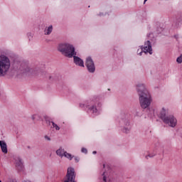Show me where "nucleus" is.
<instances>
[{
	"label": "nucleus",
	"mask_w": 182,
	"mask_h": 182,
	"mask_svg": "<svg viewBox=\"0 0 182 182\" xmlns=\"http://www.w3.org/2000/svg\"><path fill=\"white\" fill-rule=\"evenodd\" d=\"M181 21H182V17H180V18L179 19H177L176 20V23H175V27L176 28H178L179 26H180V25H181Z\"/></svg>",
	"instance_id": "nucleus-19"
},
{
	"label": "nucleus",
	"mask_w": 182,
	"mask_h": 182,
	"mask_svg": "<svg viewBox=\"0 0 182 182\" xmlns=\"http://www.w3.org/2000/svg\"><path fill=\"white\" fill-rule=\"evenodd\" d=\"M82 153H85V154H87V149L85 148H82L81 149Z\"/></svg>",
	"instance_id": "nucleus-23"
},
{
	"label": "nucleus",
	"mask_w": 182,
	"mask_h": 182,
	"mask_svg": "<svg viewBox=\"0 0 182 182\" xmlns=\"http://www.w3.org/2000/svg\"><path fill=\"white\" fill-rule=\"evenodd\" d=\"M44 139H46V140H48V141H50V137H49L48 135H46L44 136Z\"/></svg>",
	"instance_id": "nucleus-24"
},
{
	"label": "nucleus",
	"mask_w": 182,
	"mask_h": 182,
	"mask_svg": "<svg viewBox=\"0 0 182 182\" xmlns=\"http://www.w3.org/2000/svg\"><path fill=\"white\" fill-rule=\"evenodd\" d=\"M64 157H66V159H68V160H72L73 159V156H72V154L68 153L67 151H65L63 154Z\"/></svg>",
	"instance_id": "nucleus-17"
},
{
	"label": "nucleus",
	"mask_w": 182,
	"mask_h": 182,
	"mask_svg": "<svg viewBox=\"0 0 182 182\" xmlns=\"http://www.w3.org/2000/svg\"><path fill=\"white\" fill-rule=\"evenodd\" d=\"M141 50L144 52V53H149V55H153V48H151V43L150 41H147L144 43V46H141Z\"/></svg>",
	"instance_id": "nucleus-9"
},
{
	"label": "nucleus",
	"mask_w": 182,
	"mask_h": 182,
	"mask_svg": "<svg viewBox=\"0 0 182 182\" xmlns=\"http://www.w3.org/2000/svg\"><path fill=\"white\" fill-rule=\"evenodd\" d=\"M53 31V26L52 25L49 26L47 28L45 29V35H50Z\"/></svg>",
	"instance_id": "nucleus-15"
},
{
	"label": "nucleus",
	"mask_w": 182,
	"mask_h": 182,
	"mask_svg": "<svg viewBox=\"0 0 182 182\" xmlns=\"http://www.w3.org/2000/svg\"><path fill=\"white\" fill-rule=\"evenodd\" d=\"M0 182H2V181L0 180Z\"/></svg>",
	"instance_id": "nucleus-36"
},
{
	"label": "nucleus",
	"mask_w": 182,
	"mask_h": 182,
	"mask_svg": "<svg viewBox=\"0 0 182 182\" xmlns=\"http://www.w3.org/2000/svg\"><path fill=\"white\" fill-rule=\"evenodd\" d=\"M136 92L139 95V103L142 109H147L151 105V95L146 88L144 84H138L136 85Z\"/></svg>",
	"instance_id": "nucleus-2"
},
{
	"label": "nucleus",
	"mask_w": 182,
	"mask_h": 182,
	"mask_svg": "<svg viewBox=\"0 0 182 182\" xmlns=\"http://www.w3.org/2000/svg\"><path fill=\"white\" fill-rule=\"evenodd\" d=\"M160 119H162L165 124H168L169 127H176L177 126V119L174 115L168 114V111L164 108H162L160 112Z\"/></svg>",
	"instance_id": "nucleus-4"
},
{
	"label": "nucleus",
	"mask_w": 182,
	"mask_h": 182,
	"mask_svg": "<svg viewBox=\"0 0 182 182\" xmlns=\"http://www.w3.org/2000/svg\"><path fill=\"white\" fill-rule=\"evenodd\" d=\"M105 167H106V165L104 164H103V168H105Z\"/></svg>",
	"instance_id": "nucleus-33"
},
{
	"label": "nucleus",
	"mask_w": 182,
	"mask_h": 182,
	"mask_svg": "<svg viewBox=\"0 0 182 182\" xmlns=\"http://www.w3.org/2000/svg\"><path fill=\"white\" fill-rule=\"evenodd\" d=\"M31 119H32V120L39 121L42 118L39 116V114H33V115H32Z\"/></svg>",
	"instance_id": "nucleus-18"
},
{
	"label": "nucleus",
	"mask_w": 182,
	"mask_h": 182,
	"mask_svg": "<svg viewBox=\"0 0 182 182\" xmlns=\"http://www.w3.org/2000/svg\"><path fill=\"white\" fill-rule=\"evenodd\" d=\"M98 106L100 107V106H102V104L100 102H99Z\"/></svg>",
	"instance_id": "nucleus-31"
},
{
	"label": "nucleus",
	"mask_w": 182,
	"mask_h": 182,
	"mask_svg": "<svg viewBox=\"0 0 182 182\" xmlns=\"http://www.w3.org/2000/svg\"><path fill=\"white\" fill-rule=\"evenodd\" d=\"M80 107H85V105L84 104H80Z\"/></svg>",
	"instance_id": "nucleus-28"
},
{
	"label": "nucleus",
	"mask_w": 182,
	"mask_h": 182,
	"mask_svg": "<svg viewBox=\"0 0 182 182\" xmlns=\"http://www.w3.org/2000/svg\"><path fill=\"white\" fill-rule=\"evenodd\" d=\"M44 119H45V121L46 122L47 124L50 126V124L52 123L53 127H54V129H55V130H60V127H59V126H58V124H56L55 122H53V121H51L50 118L49 117L45 116Z\"/></svg>",
	"instance_id": "nucleus-12"
},
{
	"label": "nucleus",
	"mask_w": 182,
	"mask_h": 182,
	"mask_svg": "<svg viewBox=\"0 0 182 182\" xmlns=\"http://www.w3.org/2000/svg\"><path fill=\"white\" fill-rule=\"evenodd\" d=\"M97 154V151H94L93 152H92V154Z\"/></svg>",
	"instance_id": "nucleus-30"
},
{
	"label": "nucleus",
	"mask_w": 182,
	"mask_h": 182,
	"mask_svg": "<svg viewBox=\"0 0 182 182\" xmlns=\"http://www.w3.org/2000/svg\"><path fill=\"white\" fill-rule=\"evenodd\" d=\"M75 163H79V160H80V159H79V157L77 156H75Z\"/></svg>",
	"instance_id": "nucleus-25"
},
{
	"label": "nucleus",
	"mask_w": 182,
	"mask_h": 182,
	"mask_svg": "<svg viewBox=\"0 0 182 182\" xmlns=\"http://www.w3.org/2000/svg\"><path fill=\"white\" fill-rule=\"evenodd\" d=\"M28 149H31V146H28Z\"/></svg>",
	"instance_id": "nucleus-35"
},
{
	"label": "nucleus",
	"mask_w": 182,
	"mask_h": 182,
	"mask_svg": "<svg viewBox=\"0 0 182 182\" xmlns=\"http://www.w3.org/2000/svg\"><path fill=\"white\" fill-rule=\"evenodd\" d=\"M11 68V60L6 55L0 56V77H4L8 75Z\"/></svg>",
	"instance_id": "nucleus-5"
},
{
	"label": "nucleus",
	"mask_w": 182,
	"mask_h": 182,
	"mask_svg": "<svg viewBox=\"0 0 182 182\" xmlns=\"http://www.w3.org/2000/svg\"><path fill=\"white\" fill-rule=\"evenodd\" d=\"M0 146L2 153L6 154V153H8V146H6V142H5V141H0Z\"/></svg>",
	"instance_id": "nucleus-13"
},
{
	"label": "nucleus",
	"mask_w": 182,
	"mask_h": 182,
	"mask_svg": "<svg viewBox=\"0 0 182 182\" xmlns=\"http://www.w3.org/2000/svg\"><path fill=\"white\" fill-rule=\"evenodd\" d=\"M176 62L178 63H182V57L181 56L178 57L176 59Z\"/></svg>",
	"instance_id": "nucleus-22"
},
{
	"label": "nucleus",
	"mask_w": 182,
	"mask_h": 182,
	"mask_svg": "<svg viewBox=\"0 0 182 182\" xmlns=\"http://www.w3.org/2000/svg\"><path fill=\"white\" fill-rule=\"evenodd\" d=\"M102 15H103L102 13H100V14H99V16H102Z\"/></svg>",
	"instance_id": "nucleus-32"
},
{
	"label": "nucleus",
	"mask_w": 182,
	"mask_h": 182,
	"mask_svg": "<svg viewBox=\"0 0 182 182\" xmlns=\"http://www.w3.org/2000/svg\"><path fill=\"white\" fill-rule=\"evenodd\" d=\"M73 58L75 65H76L77 66H80V68H85V62H83L82 58L76 56V55H74Z\"/></svg>",
	"instance_id": "nucleus-11"
},
{
	"label": "nucleus",
	"mask_w": 182,
	"mask_h": 182,
	"mask_svg": "<svg viewBox=\"0 0 182 182\" xmlns=\"http://www.w3.org/2000/svg\"><path fill=\"white\" fill-rule=\"evenodd\" d=\"M180 136L182 138V129L180 131Z\"/></svg>",
	"instance_id": "nucleus-29"
},
{
	"label": "nucleus",
	"mask_w": 182,
	"mask_h": 182,
	"mask_svg": "<svg viewBox=\"0 0 182 182\" xmlns=\"http://www.w3.org/2000/svg\"><path fill=\"white\" fill-rule=\"evenodd\" d=\"M143 50H141V52L139 53V51L137 52L138 55H140V56H141L142 53H143Z\"/></svg>",
	"instance_id": "nucleus-27"
},
{
	"label": "nucleus",
	"mask_w": 182,
	"mask_h": 182,
	"mask_svg": "<svg viewBox=\"0 0 182 182\" xmlns=\"http://www.w3.org/2000/svg\"><path fill=\"white\" fill-rule=\"evenodd\" d=\"M85 66L89 72V73H95L96 70V67L95 66V62L92 57H87L85 60Z\"/></svg>",
	"instance_id": "nucleus-7"
},
{
	"label": "nucleus",
	"mask_w": 182,
	"mask_h": 182,
	"mask_svg": "<svg viewBox=\"0 0 182 182\" xmlns=\"http://www.w3.org/2000/svg\"><path fill=\"white\" fill-rule=\"evenodd\" d=\"M154 156H156V155L149 154L145 156V159H146V160H149V158L152 159V157H154Z\"/></svg>",
	"instance_id": "nucleus-20"
},
{
	"label": "nucleus",
	"mask_w": 182,
	"mask_h": 182,
	"mask_svg": "<svg viewBox=\"0 0 182 182\" xmlns=\"http://www.w3.org/2000/svg\"><path fill=\"white\" fill-rule=\"evenodd\" d=\"M147 2V0H144V4H146Z\"/></svg>",
	"instance_id": "nucleus-34"
},
{
	"label": "nucleus",
	"mask_w": 182,
	"mask_h": 182,
	"mask_svg": "<svg viewBox=\"0 0 182 182\" xmlns=\"http://www.w3.org/2000/svg\"><path fill=\"white\" fill-rule=\"evenodd\" d=\"M67 180L64 182H76L75 179L76 178V174H75V168L70 167L67 170L66 174Z\"/></svg>",
	"instance_id": "nucleus-8"
},
{
	"label": "nucleus",
	"mask_w": 182,
	"mask_h": 182,
	"mask_svg": "<svg viewBox=\"0 0 182 182\" xmlns=\"http://www.w3.org/2000/svg\"><path fill=\"white\" fill-rule=\"evenodd\" d=\"M14 69L18 75H26V76H42L49 80H58V75L55 73L49 74L46 71L41 70V68H31L28 63L24 62H14Z\"/></svg>",
	"instance_id": "nucleus-1"
},
{
	"label": "nucleus",
	"mask_w": 182,
	"mask_h": 182,
	"mask_svg": "<svg viewBox=\"0 0 182 182\" xmlns=\"http://www.w3.org/2000/svg\"><path fill=\"white\" fill-rule=\"evenodd\" d=\"M58 50L65 58H72L74 55H77L75 46L69 43H60L58 47Z\"/></svg>",
	"instance_id": "nucleus-3"
},
{
	"label": "nucleus",
	"mask_w": 182,
	"mask_h": 182,
	"mask_svg": "<svg viewBox=\"0 0 182 182\" xmlns=\"http://www.w3.org/2000/svg\"><path fill=\"white\" fill-rule=\"evenodd\" d=\"M23 166V161L22 160V158L18 157L16 160V168L18 170V171H23L24 168Z\"/></svg>",
	"instance_id": "nucleus-10"
},
{
	"label": "nucleus",
	"mask_w": 182,
	"mask_h": 182,
	"mask_svg": "<svg viewBox=\"0 0 182 182\" xmlns=\"http://www.w3.org/2000/svg\"><path fill=\"white\" fill-rule=\"evenodd\" d=\"M88 109L89 110H90V112H92L93 114H99V110L97 109V107H96V105H92L91 107H88Z\"/></svg>",
	"instance_id": "nucleus-14"
},
{
	"label": "nucleus",
	"mask_w": 182,
	"mask_h": 182,
	"mask_svg": "<svg viewBox=\"0 0 182 182\" xmlns=\"http://www.w3.org/2000/svg\"><path fill=\"white\" fill-rule=\"evenodd\" d=\"M102 176H103V181L107 182V181H106V176H105V172L102 173Z\"/></svg>",
	"instance_id": "nucleus-26"
},
{
	"label": "nucleus",
	"mask_w": 182,
	"mask_h": 182,
	"mask_svg": "<svg viewBox=\"0 0 182 182\" xmlns=\"http://www.w3.org/2000/svg\"><path fill=\"white\" fill-rule=\"evenodd\" d=\"M56 154L60 157H63V154H65V149H63L62 148L58 149L56 151Z\"/></svg>",
	"instance_id": "nucleus-16"
},
{
	"label": "nucleus",
	"mask_w": 182,
	"mask_h": 182,
	"mask_svg": "<svg viewBox=\"0 0 182 182\" xmlns=\"http://www.w3.org/2000/svg\"><path fill=\"white\" fill-rule=\"evenodd\" d=\"M156 32H157V33H161V32H163V28L158 27L156 29Z\"/></svg>",
	"instance_id": "nucleus-21"
},
{
	"label": "nucleus",
	"mask_w": 182,
	"mask_h": 182,
	"mask_svg": "<svg viewBox=\"0 0 182 182\" xmlns=\"http://www.w3.org/2000/svg\"><path fill=\"white\" fill-rule=\"evenodd\" d=\"M120 124L122 126V132L125 133L126 134L130 133V130H132V125H130V120L128 119H122L120 121Z\"/></svg>",
	"instance_id": "nucleus-6"
}]
</instances>
